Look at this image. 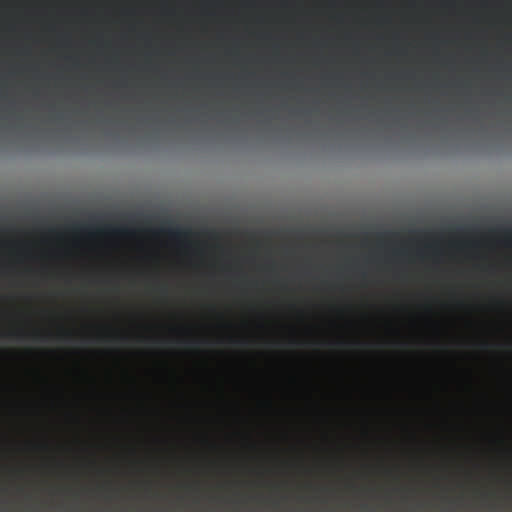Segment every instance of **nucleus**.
<instances>
[{
	"instance_id": "1",
	"label": "nucleus",
	"mask_w": 512,
	"mask_h": 512,
	"mask_svg": "<svg viewBox=\"0 0 512 512\" xmlns=\"http://www.w3.org/2000/svg\"><path fill=\"white\" fill-rule=\"evenodd\" d=\"M161 291H162L163 293H166V292H167L166 287H162V288H161Z\"/></svg>"
}]
</instances>
